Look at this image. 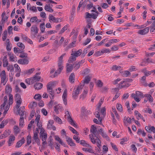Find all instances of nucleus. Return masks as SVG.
<instances>
[{
  "instance_id": "50",
  "label": "nucleus",
  "mask_w": 155,
  "mask_h": 155,
  "mask_svg": "<svg viewBox=\"0 0 155 155\" xmlns=\"http://www.w3.org/2000/svg\"><path fill=\"white\" fill-rule=\"evenodd\" d=\"M68 127L70 130L73 133L77 135H79V134L78 132L74 128L70 126H69Z\"/></svg>"
},
{
  "instance_id": "46",
  "label": "nucleus",
  "mask_w": 155,
  "mask_h": 155,
  "mask_svg": "<svg viewBox=\"0 0 155 155\" xmlns=\"http://www.w3.org/2000/svg\"><path fill=\"white\" fill-rule=\"evenodd\" d=\"M129 84L128 83H123L122 84H120V82L119 84V87L120 88H122L123 87H128Z\"/></svg>"
},
{
  "instance_id": "17",
  "label": "nucleus",
  "mask_w": 155,
  "mask_h": 155,
  "mask_svg": "<svg viewBox=\"0 0 155 155\" xmlns=\"http://www.w3.org/2000/svg\"><path fill=\"white\" fill-rule=\"evenodd\" d=\"M119 41V40L117 39H111L109 40L108 43H106L105 44V46L107 47H109L111 45L112 43L118 42Z\"/></svg>"
},
{
  "instance_id": "19",
  "label": "nucleus",
  "mask_w": 155,
  "mask_h": 155,
  "mask_svg": "<svg viewBox=\"0 0 155 155\" xmlns=\"http://www.w3.org/2000/svg\"><path fill=\"white\" fill-rule=\"evenodd\" d=\"M82 52V50L81 49H79L78 51H74L73 52H72L71 54V55L74 56L76 57H78L81 54Z\"/></svg>"
},
{
  "instance_id": "11",
  "label": "nucleus",
  "mask_w": 155,
  "mask_h": 155,
  "mask_svg": "<svg viewBox=\"0 0 155 155\" xmlns=\"http://www.w3.org/2000/svg\"><path fill=\"white\" fill-rule=\"evenodd\" d=\"M47 91L49 94L51 95L50 97L51 99H53L54 98V91L53 90V88H47Z\"/></svg>"
},
{
  "instance_id": "59",
  "label": "nucleus",
  "mask_w": 155,
  "mask_h": 155,
  "mask_svg": "<svg viewBox=\"0 0 155 155\" xmlns=\"http://www.w3.org/2000/svg\"><path fill=\"white\" fill-rule=\"evenodd\" d=\"M101 135L102 136V137L105 138L106 140H109V137L107 135V134L104 132L102 133V134H101Z\"/></svg>"
},
{
  "instance_id": "5",
  "label": "nucleus",
  "mask_w": 155,
  "mask_h": 155,
  "mask_svg": "<svg viewBox=\"0 0 155 155\" xmlns=\"http://www.w3.org/2000/svg\"><path fill=\"white\" fill-rule=\"evenodd\" d=\"M5 89L6 92L9 94L8 101L9 105H11L12 104L13 102V96L10 94L12 91V89L10 85H8L6 86Z\"/></svg>"
},
{
  "instance_id": "38",
  "label": "nucleus",
  "mask_w": 155,
  "mask_h": 155,
  "mask_svg": "<svg viewBox=\"0 0 155 155\" xmlns=\"http://www.w3.org/2000/svg\"><path fill=\"white\" fill-rule=\"evenodd\" d=\"M135 94V96L137 97L143 98V94L142 93L139 91H136Z\"/></svg>"
},
{
  "instance_id": "14",
  "label": "nucleus",
  "mask_w": 155,
  "mask_h": 155,
  "mask_svg": "<svg viewBox=\"0 0 155 155\" xmlns=\"http://www.w3.org/2000/svg\"><path fill=\"white\" fill-rule=\"evenodd\" d=\"M5 12H3L2 14V19L1 21L0 22V24L2 25L4 24L5 22V21L7 20L8 17L6 16H5Z\"/></svg>"
},
{
  "instance_id": "20",
  "label": "nucleus",
  "mask_w": 155,
  "mask_h": 155,
  "mask_svg": "<svg viewBox=\"0 0 155 155\" xmlns=\"http://www.w3.org/2000/svg\"><path fill=\"white\" fill-rule=\"evenodd\" d=\"M66 71L67 73L71 72L73 69V66L71 64L67 63L66 66Z\"/></svg>"
},
{
  "instance_id": "12",
  "label": "nucleus",
  "mask_w": 155,
  "mask_h": 155,
  "mask_svg": "<svg viewBox=\"0 0 155 155\" xmlns=\"http://www.w3.org/2000/svg\"><path fill=\"white\" fill-rule=\"evenodd\" d=\"M18 63L22 64H27L28 63L29 61L28 59L24 58L18 60Z\"/></svg>"
},
{
  "instance_id": "45",
  "label": "nucleus",
  "mask_w": 155,
  "mask_h": 155,
  "mask_svg": "<svg viewBox=\"0 0 155 155\" xmlns=\"http://www.w3.org/2000/svg\"><path fill=\"white\" fill-rule=\"evenodd\" d=\"M14 67L15 68V71L16 72H21V69L17 64H14Z\"/></svg>"
},
{
  "instance_id": "54",
  "label": "nucleus",
  "mask_w": 155,
  "mask_h": 155,
  "mask_svg": "<svg viewBox=\"0 0 155 155\" xmlns=\"http://www.w3.org/2000/svg\"><path fill=\"white\" fill-rule=\"evenodd\" d=\"M38 21V18L37 16H35L31 17L30 19V21L31 22H35Z\"/></svg>"
},
{
  "instance_id": "60",
  "label": "nucleus",
  "mask_w": 155,
  "mask_h": 155,
  "mask_svg": "<svg viewBox=\"0 0 155 155\" xmlns=\"http://www.w3.org/2000/svg\"><path fill=\"white\" fill-rule=\"evenodd\" d=\"M27 144L29 145L31 142V137L30 135H28L27 138Z\"/></svg>"
},
{
  "instance_id": "18",
  "label": "nucleus",
  "mask_w": 155,
  "mask_h": 155,
  "mask_svg": "<svg viewBox=\"0 0 155 155\" xmlns=\"http://www.w3.org/2000/svg\"><path fill=\"white\" fill-rule=\"evenodd\" d=\"M39 74H40V73H37L33 77L32 80H33V81L34 82V83L36 81H40L41 78L40 76H38Z\"/></svg>"
},
{
  "instance_id": "27",
  "label": "nucleus",
  "mask_w": 155,
  "mask_h": 155,
  "mask_svg": "<svg viewBox=\"0 0 155 155\" xmlns=\"http://www.w3.org/2000/svg\"><path fill=\"white\" fill-rule=\"evenodd\" d=\"M75 74L74 73H72L69 76V80L70 83H73L74 81Z\"/></svg>"
},
{
  "instance_id": "35",
  "label": "nucleus",
  "mask_w": 155,
  "mask_h": 155,
  "mask_svg": "<svg viewBox=\"0 0 155 155\" xmlns=\"http://www.w3.org/2000/svg\"><path fill=\"white\" fill-rule=\"evenodd\" d=\"M76 57L71 55V56L68 60V62L70 63H72L73 61L76 60Z\"/></svg>"
},
{
  "instance_id": "25",
  "label": "nucleus",
  "mask_w": 155,
  "mask_h": 155,
  "mask_svg": "<svg viewBox=\"0 0 155 155\" xmlns=\"http://www.w3.org/2000/svg\"><path fill=\"white\" fill-rule=\"evenodd\" d=\"M43 87V84L40 83H36L34 85V87L35 89H41Z\"/></svg>"
},
{
  "instance_id": "30",
  "label": "nucleus",
  "mask_w": 155,
  "mask_h": 155,
  "mask_svg": "<svg viewBox=\"0 0 155 155\" xmlns=\"http://www.w3.org/2000/svg\"><path fill=\"white\" fill-rule=\"evenodd\" d=\"M90 72V70L88 68H86L83 71L82 74L83 76H86L87 75H89V74ZM90 75V74H89Z\"/></svg>"
},
{
  "instance_id": "23",
  "label": "nucleus",
  "mask_w": 155,
  "mask_h": 155,
  "mask_svg": "<svg viewBox=\"0 0 155 155\" xmlns=\"http://www.w3.org/2000/svg\"><path fill=\"white\" fill-rule=\"evenodd\" d=\"M75 45L76 41H74L68 45V46L65 48V50L66 51L68 50L69 49L75 47Z\"/></svg>"
},
{
  "instance_id": "3",
  "label": "nucleus",
  "mask_w": 155,
  "mask_h": 155,
  "mask_svg": "<svg viewBox=\"0 0 155 155\" xmlns=\"http://www.w3.org/2000/svg\"><path fill=\"white\" fill-rule=\"evenodd\" d=\"M92 135L90 136V139L92 143L93 144L97 143V152L101 153V142L99 138L94 139Z\"/></svg>"
},
{
  "instance_id": "39",
  "label": "nucleus",
  "mask_w": 155,
  "mask_h": 155,
  "mask_svg": "<svg viewBox=\"0 0 155 155\" xmlns=\"http://www.w3.org/2000/svg\"><path fill=\"white\" fill-rule=\"evenodd\" d=\"M45 23H43L41 24L40 25V28L41 30V33H43L45 31Z\"/></svg>"
},
{
  "instance_id": "6",
  "label": "nucleus",
  "mask_w": 155,
  "mask_h": 155,
  "mask_svg": "<svg viewBox=\"0 0 155 155\" xmlns=\"http://www.w3.org/2000/svg\"><path fill=\"white\" fill-rule=\"evenodd\" d=\"M39 29L36 25H32L31 28V35L35 38L38 34Z\"/></svg>"
},
{
  "instance_id": "2",
  "label": "nucleus",
  "mask_w": 155,
  "mask_h": 155,
  "mask_svg": "<svg viewBox=\"0 0 155 155\" xmlns=\"http://www.w3.org/2000/svg\"><path fill=\"white\" fill-rule=\"evenodd\" d=\"M84 86V84H81L77 87L76 88H74L72 94V97L73 98L76 99L77 98L80 91L82 90Z\"/></svg>"
},
{
  "instance_id": "9",
  "label": "nucleus",
  "mask_w": 155,
  "mask_h": 155,
  "mask_svg": "<svg viewBox=\"0 0 155 155\" xmlns=\"http://www.w3.org/2000/svg\"><path fill=\"white\" fill-rule=\"evenodd\" d=\"M1 82L2 83H3V85H5L6 82V75L5 74V70H3L2 71L1 74Z\"/></svg>"
},
{
  "instance_id": "16",
  "label": "nucleus",
  "mask_w": 155,
  "mask_h": 155,
  "mask_svg": "<svg viewBox=\"0 0 155 155\" xmlns=\"http://www.w3.org/2000/svg\"><path fill=\"white\" fill-rule=\"evenodd\" d=\"M25 142V138L23 137L22 138L21 140L18 141L16 143V144L15 146L16 148H19L21 147L22 145L24 144Z\"/></svg>"
},
{
  "instance_id": "24",
  "label": "nucleus",
  "mask_w": 155,
  "mask_h": 155,
  "mask_svg": "<svg viewBox=\"0 0 155 155\" xmlns=\"http://www.w3.org/2000/svg\"><path fill=\"white\" fill-rule=\"evenodd\" d=\"M123 122L125 125H127V123L130 124L131 123V118L129 117H125L123 119Z\"/></svg>"
},
{
  "instance_id": "61",
  "label": "nucleus",
  "mask_w": 155,
  "mask_h": 155,
  "mask_svg": "<svg viewBox=\"0 0 155 155\" xmlns=\"http://www.w3.org/2000/svg\"><path fill=\"white\" fill-rule=\"evenodd\" d=\"M7 70L8 71L10 70V71H12L14 70V67L12 65H9L7 66Z\"/></svg>"
},
{
  "instance_id": "31",
  "label": "nucleus",
  "mask_w": 155,
  "mask_h": 155,
  "mask_svg": "<svg viewBox=\"0 0 155 155\" xmlns=\"http://www.w3.org/2000/svg\"><path fill=\"white\" fill-rule=\"evenodd\" d=\"M14 53L16 54L17 53H22L23 52V50H20L19 48L15 47L14 48Z\"/></svg>"
},
{
  "instance_id": "13",
  "label": "nucleus",
  "mask_w": 155,
  "mask_h": 155,
  "mask_svg": "<svg viewBox=\"0 0 155 155\" xmlns=\"http://www.w3.org/2000/svg\"><path fill=\"white\" fill-rule=\"evenodd\" d=\"M149 30V28L147 27L143 29L139 30L138 31V33L139 34L141 35H144L148 32Z\"/></svg>"
},
{
  "instance_id": "42",
  "label": "nucleus",
  "mask_w": 155,
  "mask_h": 155,
  "mask_svg": "<svg viewBox=\"0 0 155 155\" xmlns=\"http://www.w3.org/2000/svg\"><path fill=\"white\" fill-rule=\"evenodd\" d=\"M97 87H101L103 85V83L101 80H98L96 82Z\"/></svg>"
},
{
  "instance_id": "47",
  "label": "nucleus",
  "mask_w": 155,
  "mask_h": 155,
  "mask_svg": "<svg viewBox=\"0 0 155 155\" xmlns=\"http://www.w3.org/2000/svg\"><path fill=\"white\" fill-rule=\"evenodd\" d=\"M68 28V25L64 26L59 32V34H61L63 33Z\"/></svg>"
},
{
  "instance_id": "56",
  "label": "nucleus",
  "mask_w": 155,
  "mask_h": 155,
  "mask_svg": "<svg viewBox=\"0 0 155 155\" xmlns=\"http://www.w3.org/2000/svg\"><path fill=\"white\" fill-rule=\"evenodd\" d=\"M136 118L138 120H139L140 119H141L143 120V121H145V120L144 119L143 116L140 113L138 114Z\"/></svg>"
},
{
  "instance_id": "7",
  "label": "nucleus",
  "mask_w": 155,
  "mask_h": 155,
  "mask_svg": "<svg viewBox=\"0 0 155 155\" xmlns=\"http://www.w3.org/2000/svg\"><path fill=\"white\" fill-rule=\"evenodd\" d=\"M65 117L67 119L70 124L74 127H76V124L75 123L74 120L70 116L69 112L67 111L65 112Z\"/></svg>"
},
{
  "instance_id": "58",
  "label": "nucleus",
  "mask_w": 155,
  "mask_h": 155,
  "mask_svg": "<svg viewBox=\"0 0 155 155\" xmlns=\"http://www.w3.org/2000/svg\"><path fill=\"white\" fill-rule=\"evenodd\" d=\"M37 103L36 102H33L31 103L30 104L29 107L30 108H32L36 107L37 106Z\"/></svg>"
},
{
  "instance_id": "43",
  "label": "nucleus",
  "mask_w": 155,
  "mask_h": 155,
  "mask_svg": "<svg viewBox=\"0 0 155 155\" xmlns=\"http://www.w3.org/2000/svg\"><path fill=\"white\" fill-rule=\"evenodd\" d=\"M15 100L16 101H21L20 95L19 94H16L15 96Z\"/></svg>"
},
{
  "instance_id": "32",
  "label": "nucleus",
  "mask_w": 155,
  "mask_h": 155,
  "mask_svg": "<svg viewBox=\"0 0 155 155\" xmlns=\"http://www.w3.org/2000/svg\"><path fill=\"white\" fill-rule=\"evenodd\" d=\"M91 77L89 75L86 76L83 81V83L84 84H88L91 80Z\"/></svg>"
},
{
  "instance_id": "33",
  "label": "nucleus",
  "mask_w": 155,
  "mask_h": 155,
  "mask_svg": "<svg viewBox=\"0 0 155 155\" xmlns=\"http://www.w3.org/2000/svg\"><path fill=\"white\" fill-rule=\"evenodd\" d=\"M121 67L119 66H117L116 65H114L111 68V70L114 71H116L120 70L121 68Z\"/></svg>"
},
{
  "instance_id": "15",
  "label": "nucleus",
  "mask_w": 155,
  "mask_h": 155,
  "mask_svg": "<svg viewBox=\"0 0 155 155\" xmlns=\"http://www.w3.org/2000/svg\"><path fill=\"white\" fill-rule=\"evenodd\" d=\"M57 84V82L56 81L49 82L47 85V88H53Z\"/></svg>"
},
{
  "instance_id": "55",
  "label": "nucleus",
  "mask_w": 155,
  "mask_h": 155,
  "mask_svg": "<svg viewBox=\"0 0 155 155\" xmlns=\"http://www.w3.org/2000/svg\"><path fill=\"white\" fill-rule=\"evenodd\" d=\"M117 109L120 112L122 111V107L121 105L119 103H117Z\"/></svg>"
},
{
  "instance_id": "48",
  "label": "nucleus",
  "mask_w": 155,
  "mask_h": 155,
  "mask_svg": "<svg viewBox=\"0 0 155 155\" xmlns=\"http://www.w3.org/2000/svg\"><path fill=\"white\" fill-rule=\"evenodd\" d=\"M145 96L147 97L149 101L152 102L153 101V98L151 95L147 94L145 95Z\"/></svg>"
},
{
  "instance_id": "8",
  "label": "nucleus",
  "mask_w": 155,
  "mask_h": 155,
  "mask_svg": "<svg viewBox=\"0 0 155 155\" xmlns=\"http://www.w3.org/2000/svg\"><path fill=\"white\" fill-rule=\"evenodd\" d=\"M84 62V60H81L78 62L77 61L73 64V67L76 70H77L79 68L80 66Z\"/></svg>"
},
{
  "instance_id": "63",
  "label": "nucleus",
  "mask_w": 155,
  "mask_h": 155,
  "mask_svg": "<svg viewBox=\"0 0 155 155\" xmlns=\"http://www.w3.org/2000/svg\"><path fill=\"white\" fill-rule=\"evenodd\" d=\"M22 101H16V108L18 110L20 106V105Z\"/></svg>"
},
{
  "instance_id": "1",
  "label": "nucleus",
  "mask_w": 155,
  "mask_h": 155,
  "mask_svg": "<svg viewBox=\"0 0 155 155\" xmlns=\"http://www.w3.org/2000/svg\"><path fill=\"white\" fill-rule=\"evenodd\" d=\"M65 55V54H62L60 57L58 58V68L57 70L55 71L54 77L60 73L61 71L62 70L63 68V57Z\"/></svg>"
},
{
  "instance_id": "26",
  "label": "nucleus",
  "mask_w": 155,
  "mask_h": 155,
  "mask_svg": "<svg viewBox=\"0 0 155 155\" xmlns=\"http://www.w3.org/2000/svg\"><path fill=\"white\" fill-rule=\"evenodd\" d=\"M33 138L38 144L39 145L40 144V140L38 137V134L37 132H35L34 133Z\"/></svg>"
},
{
  "instance_id": "10",
  "label": "nucleus",
  "mask_w": 155,
  "mask_h": 155,
  "mask_svg": "<svg viewBox=\"0 0 155 155\" xmlns=\"http://www.w3.org/2000/svg\"><path fill=\"white\" fill-rule=\"evenodd\" d=\"M67 90L66 89H65L63 92V94L62 95V98L63 101L64 105H66L67 104Z\"/></svg>"
},
{
  "instance_id": "53",
  "label": "nucleus",
  "mask_w": 155,
  "mask_h": 155,
  "mask_svg": "<svg viewBox=\"0 0 155 155\" xmlns=\"http://www.w3.org/2000/svg\"><path fill=\"white\" fill-rule=\"evenodd\" d=\"M131 97H133L135 100L137 102H139L140 101V99L138 97H136V96H135V94L133 93L131 94Z\"/></svg>"
},
{
  "instance_id": "28",
  "label": "nucleus",
  "mask_w": 155,
  "mask_h": 155,
  "mask_svg": "<svg viewBox=\"0 0 155 155\" xmlns=\"http://www.w3.org/2000/svg\"><path fill=\"white\" fill-rule=\"evenodd\" d=\"M4 102L1 106V110H3L6 103L8 101V97L7 96H5L4 98Z\"/></svg>"
},
{
  "instance_id": "52",
  "label": "nucleus",
  "mask_w": 155,
  "mask_h": 155,
  "mask_svg": "<svg viewBox=\"0 0 155 155\" xmlns=\"http://www.w3.org/2000/svg\"><path fill=\"white\" fill-rule=\"evenodd\" d=\"M8 121L7 120H3L1 124H0V128H3L5 126V125H6Z\"/></svg>"
},
{
  "instance_id": "21",
  "label": "nucleus",
  "mask_w": 155,
  "mask_h": 155,
  "mask_svg": "<svg viewBox=\"0 0 155 155\" xmlns=\"http://www.w3.org/2000/svg\"><path fill=\"white\" fill-rule=\"evenodd\" d=\"M67 141L68 144L71 146H75L76 145L75 143L73 142L72 139L70 137L67 138Z\"/></svg>"
},
{
  "instance_id": "29",
  "label": "nucleus",
  "mask_w": 155,
  "mask_h": 155,
  "mask_svg": "<svg viewBox=\"0 0 155 155\" xmlns=\"http://www.w3.org/2000/svg\"><path fill=\"white\" fill-rule=\"evenodd\" d=\"M45 9L46 11L50 12H53L54 11L52 8H51L49 4L45 5Z\"/></svg>"
},
{
  "instance_id": "64",
  "label": "nucleus",
  "mask_w": 155,
  "mask_h": 155,
  "mask_svg": "<svg viewBox=\"0 0 155 155\" xmlns=\"http://www.w3.org/2000/svg\"><path fill=\"white\" fill-rule=\"evenodd\" d=\"M108 147L107 146L104 145L103 146V152L106 153L108 151Z\"/></svg>"
},
{
  "instance_id": "44",
  "label": "nucleus",
  "mask_w": 155,
  "mask_h": 155,
  "mask_svg": "<svg viewBox=\"0 0 155 155\" xmlns=\"http://www.w3.org/2000/svg\"><path fill=\"white\" fill-rule=\"evenodd\" d=\"M35 70V69L34 68H32L28 70H26L25 71V74H30L33 72Z\"/></svg>"
},
{
  "instance_id": "37",
  "label": "nucleus",
  "mask_w": 155,
  "mask_h": 155,
  "mask_svg": "<svg viewBox=\"0 0 155 155\" xmlns=\"http://www.w3.org/2000/svg\"><path fill=\"white\" fill-rule=\"evenodd\" d=\"M22 39L25 40V41H27L28 43H30L31 44H33V42L32 41L28 38L26 36H24L22 37Z\"/></svg>"
},
{
  "instance_id": "41",
  "label": "nucleus",
  "mask_w": 155,
  "mask_h": 155,
  "mask_svg": "<svg viewBox=\"0 0 155 155\" xmlns=\"http://www.w3.org/2000/svg\"><path fill=\"white\" fill-rule=\"evenodd\" d=\"M24 117H21L19 119V126L22 127L24 125Z\"/></svg>"
},
{
  "instance_id": "36",
  "label": "nucleus",
  "mask_w": 155,
  "mask_h": 155,
  "mask_svg": "<svg viewBox=\"0 0 155 155\" xmlns=\"http://www.w3.org/2000/svg\"><path fill=\"white\" fill-rule=\"evenodd\" d=\"M54 119L58 123L60 124H61L62 123V121L61 119L58 117L54 116Z\"/></svg>"
},
{
  "instance_id": "22",
  "label": "nucleus",
  "mask_w": 155,
  "mask_h": 155,
  "mask_svg": "<svg viewBox=\"0 0 155 155\" xmlns=\"http://www.w3.org/2000/svg\"><path fill=\"white\" fill-rule=\"evenodd\" d=\"M15 137L13 135H11L9 137V139L8 141V145L9 146H11V144L15 140Z\"/></svg>"
},
{
  "instance_id": "4",
  "label": "nucleus",
  "mask_w": 155,
  "mask_h": 155,
  "mask_svg": "<svg viewBox=\"0 0 155 155\" xmlns=\"http://www.w3.org/2000/svg\"><path fill=\"white\" fill-rule=\"evenodd\" d=\"M90 131L92 133V134L89 135V138H90V136L92 135L94 139H97L99 138H98V132L97 127L95 126V125H92L91 126L90 129Z\"/></svg>"
},
{
  "instance_id": "40",
  "label": "nucleus",
  "mask_w": 155,
  "mask_h": 155,
  "mask_svg": "<svg viewBox=\"0 0 155 155\" xmlns=\"http://www.w3.org/2000/svg\"><path fill=\"white\" fill-rule=\"evenodd\" d=\"M14 130L15 134H17L19 132L20 130L18 126H15L14 127Z\"/></svg>"
},
{
  "instance_id": "34",
  "label": "nucleus",
  "mask_w": 155,
  "mask_h": 155,
  "mask_svg": "<svg viewBox=\"0 0 155 155\" xmlns=\"http://www.w3.org/2000/svg\"><path fill=\"white\" fill-rule=\"evenodd\" d=\"M11 131L9 129H7L5 130L3 134L5 138L6 137L10 135Z\"/></svg>"
},
{
  "instance_id": "49",
  "label": "nucleus",
  "mask_w": 155,
  "mask_h": 155,
  "mask_svg": "<svg viewBox=\"0 0 155 155\" xmlns=\"http://www.w3.org/2000/svg\"><path fill=\"white\" fill-rule=\"evenodd\" d=\"M32 79L28 78L26 79L25 82L26 83H27L28 84H32L34 83V82L33 81Z\"/></svg>"
},
{
  "instance_id": "51",
  "label": "nucleus",
  "mask_w": 155,
  "mask_h": 155,
  "mask_svg": "<svg viewBox=\"0 0 155 155\" xmlns=\"http://www.w3.org/2000/svg\"><path fill=\"white\" fill-rule=\"evenodd\" d=\"M55 139L57 141H58L60 144L62 145H64V143H63L62 140L60 138V137L58 136H55Z\"/></svg>"
},
{
  "instance_id": "62",
  "label": "nucleus",
  "mask_w": 155,
  "mask_h": 155,
  "mask_svg": "<svg viewBox=\"0 0 155 155\" xmlns=\"http://www.w3.org/2000/svg\"><path fill=\"white\" fill-rule=\"evenodd\" d=\"M53 124V121H49V123L47 125V128L48 129H51V128L52 126V124Z\"/></svg>"
},
{
  "instance_id": "57",
  "label": "nucleus",
  "mask_w": 155,
  "mask_h": 155,
  "mask_svg": "<svg viewBox=\"0 0 155 155\" xmlns=\"http://www.w3.org/2000/svg\"><path fill=\"white\" fill-rule=\"evenodd\" d=\"M17 45L22 50H23L25 48V45L22 43L18 42L17 43Z\"/></svg>"
}]
</instances>
